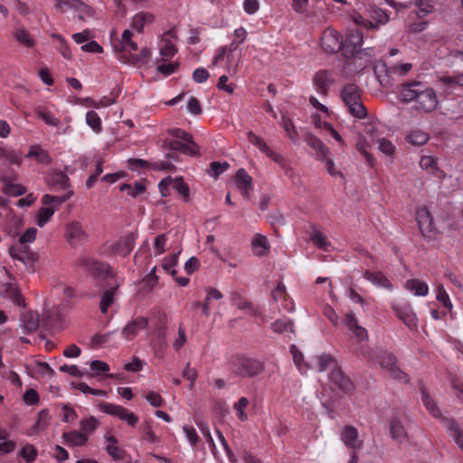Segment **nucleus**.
<instances>
[{
  "label": "nucleus",
  "mask_w": 463,
  "mask_h": 463,
  "mask_svg": "<svg viewBox=\"0 0 463 463\" xmlns=\"http://www.w3.org/2000/svg\"><path fill=\"white\" fill-rule=\"evenodd\" d=\"M27 158H34L38 163L49 165L52 163V157L47 150L42 148L39 145L31 146L29 152L25 155Z\"/></svg>",
  "instance_id": "34"
},
{
  "label": "nucleus",
  "mask_w": 463,
  "mask_h": 463,
  "mask_svg": "<svg viewBox=\"0 0 463 463\" xmlns=\"http://www.w3.org/2000/svg\"><path fill=\"white\" fill-rule=\"evenodd\" d=\"M148 325V319L144 317H137L129 321L122 329L121 335L127 340H132L139 331Z\"/></svg>",
  "instance_id": "23"
},
{
  "label": "nucleus",
  "mask_w": 463,
  "mask_h": 463,
  "mask_svg": "<svg viewBox=\"0 0 463 463\" xmlns=\"http://www.w3.org/2000/svg\"><path fill=\"white\" fill-rule=\"evenodd\" d=\"M421 392V401L425 406V408L429 411V412L435 418H440L441 423L444 428L449 432V436L454 439L456 444L463 451V431L458 428V423L454 419L450 418H442L441 411L439 408L437 406L434 400L430 396L427 391L422 388L420 390Z\"/></svg>",
  "instance_id": "2"
},
{
  "label": "nucleus",
  "mask_w": 463,
  "mask_h": 463,
  "mask_svg": "<svg viewBox=\"0 0 463 463\" xmlns=\"http://www.w3.org/2000/svg\"><path fill=\"white\" fill-rule=\"evenodd\" d=\"M251 246L254 254L258 257L268 255L269 251V243L266 236L257 233L251 240Z\"/></svg>",
  "instance_id": "31"
},
{
  "label": "nucleus",
  "mask_w": 463,
  "mask_h": 463,
  "mask_svg": "<svg viewBox=\"0 0 463 463\" xmlns=\"http://www.w3.org/2000/svg\"><path fill=\"white\" fill-rule=\"evenodd\" d=\"M49 183L59 189L66 190L70 187V179L62 171L55 172L50 176Z\"/></svg>",
  "instance_id": "43"
},
{
  "label": "nucleus",
  "mask_w": 463,
  "mask_h": 463,
  "mask_svg": "<svg viewBox=\"0 0 463 463\" xmlns=\"http://www.w3.org/2000/svg\"><path fill=\"white\" fill-rule=\"evenodd\" d=\"M38 455L37 449L32 444H26L20 451V456L27 462L32 463Z\"/></svg>",
  "instance_id": "56"
},
{
  "label": "nucleus",
  "mask_w": 463,
  "mask_h": 463,
  "mask_svg": "<svg viewBox=\"0 0 463 463\" xmlns=\"http://www.w3.org/2000/svg\"><path fill=\"white\" fill-rule=\"evenodd\" d=\"M379 364L381 367L387 372L391 379L402 384L410 383V376L399 367L397 359L392 354L383 352L380 356Z\"/></svg>",
  "instance_id": "6"
},
{
  "label": "nucleus",
  "mask_w": 463,
  "mask_h": 463,
  "mask_svg": "<svg viewBox=\"0 0 463 463\" xmlns=\"http://www.w3.org/2000/svg\"><path fill=\"white\" fill-rule=\"evenodd\" d=\"M72 194V191H70L62 196L44 194L41 200L43 207L40 208L36 215L37 225L43 227L51 220L55 211H57L63 203L69 200Z\"/></svg>",
  "instance_id": "4"
},
{
  "label": "nucleus",
  "mask_w": 463,
  "mask_h": 463,
  "mask_svg": "<svg viewBox=\"0 0 463 463\" xmlns=\"http://www.w3.org/2000/svg\"><path fill=\"white\" fill-rule=\"evenodd\" d=\"M107 453L115 460H121L124 458V450L118 445L108 444L105 448Z\"/></svg>",
  "instance_id": "63"
},
{
  "label": "nucleus",
  "mask_w": 463,
  "mask_h": 463,
  "mask_svg": "<svg viewBox=\"0 0 463 463\" xmlns=\"http://www.w3.org/2000/svg\"><path fill=\"white\" fill-rule=\"evenodd\" d=\"M329 382L345 393H350L354 389L351 379L344 373L339 365L328 374Z\"/></svg>",
  "instance_id": "17"
},
{
  "label": "nucleus",
  "mask_w": 463,
  "mask_h": 463,
  "mask_svg": "<svg viewBox=\"0 0 463 463\" xmlns=\"http://www.w3.org/2000/svg\"><path fill=\"white\" fill-rule=\"evenodd\" d=\"M249 405V400L246 397H241L237 402L233 404V409L236 411V415L241 421H246L248 415L245 412L246 408Z\"/></svg>",
  "instance_id": "51"
},
{
  "label": "nucleus",
  "mask_w": 463,
  "mask_h": 463,
  "mask_svg": "<svg viewBox=\"0 0 463 463\" xmlns=\"http://www.w3.org/2000/svg\"><path fill=\"white\" fill-rule=\"evenodd\" d=\"M271 296L275 301H283V307L288 311L293 310V303L288 299L286 287L279 284L271 292Z\"/></svg>",
  "instance_id": "40"
},
{
  "label": "nucleus",
  "mask_w": 463,
  "mask_h": 463,
  "mask_svg": "<svg viewBox=\"0 0 463 463\" xmlns=\"http://www.w3.org/2000/svg\"><path fill=\"white\" fill-rule=\"evenodd\" d=\"M334 82L335 79L332 73L326 70L318 71L313 78L315 89L322 96H327L329 89Z\"/></svg>",
  "instance_id": "21"
},
{
  "label": "nucleus",
  "mask_w": 463,
  "mask_h": 463,
  "mask_svg": "<svg viewBox=\"0 0 463 463\" xmlns=\"http://www.w3.org/2000/svg\"><path fill=\"white\" fill-rule=\"evenodd\" d=\"M3 293L5 298H10L16 306L25 307V300L15 284H5Z\"/></svg>",
  "instance_id": "32"
},
{
  "label": "nucleus",
  "mask_w": 463,
  "mask_h": 463,
  "mask_svg": "<svg viewBox=\"0 0 463 463\" xmlns=\"http://www.w3.org/2000/svg\"><path fill=\"white\" fill-rule=\"evenodd\" d=\"M309 239L312 243L320 250L327 251L331 248V242L328 241L327 237L324 235L319 229L314 226L312 227Z\"/></svg>",
  "instance_id": "36"
},
{
  "label": "nucleus",
  "mask_w": 463,
  "mask_h": 463,
  "mask_svg": "<svg viewBox=\"0 0 463 463\" xmlns=\"http://www.w3.org/2000/svg\"><path fill=\"white\" fill-rule=\"evenodd\" d=\"M99 425V421L94 416H90L89 418L83 419L80 422V430L83 433H92Z\"/></svg>",
  "instance_id": "54"
},
{
  "label": "nucleus",
  "mask_w": 463,
  "mask_h": 463,
  "mask_svg": "<svg viewBox=\"0 0 463 463\" xmlns=\"http://www.w3.org/2000/svg\"><path fill=\"white\" fill-rule=\"evenodd\" d=\"M235 184L241 195L248 199L252 190V178L245 169L240 168L235 175Z\"/></svg>",
  "instance_id": "26"
},
{
  "label": "nucleus",
  "mask_w": 463,
  "mask_h": 463,
  "mask_svg": "<svg viewBox=\"0 0 463 463\" xmlns=\"http://www.w3.org/2000/svg\"><path fill=\"white\" fill-rule=\"evenodd\" d=\"M341 99L347 111L354 118H364L367 115L366 108L361 101V90L354 83L344 86L341 91Z\"/></svg>",
  "instance_id": "3"
},
{
  "label": "nucleus",
  "mask_w": 463,
  "mask_h": 463,
  "mask_svg": "<svg viewBox=\"0 0 463 463\" xmlns=\"http://www.w3.org/2000/svg\"><path fill=\"white\" fill-rule=\"evenodd\" d=\"M64 237L69 244L74 245L86 240L87 232L80 222L71 221L65 225Z\"/></svg>",
  "instance_id": "16"
},
{
  "label": "nucleus",
  "mask_w": 463,
  "mask_h": 463,
  "mask_svg": "<svg viewBox=\"0 0 463 463\" xmlns=\"http://www.w3.org/2000/svg\"><path fill=\"white\" fill-rule=\"evenodd\" d=\"M99 408L104 413L117 417L126 421L131 427H135L138 422V417L123 406L101 402L99 404Z\"/></svg>",
  "instance_id": "9"
},
{
  "label": "nucleus",
  "mask_w": 463,
  "mask_h": 463,
  "mask_svg": "<svg viewBox=\"0 0 463 463\" xmlns=\"http://www.w3.org/2000/svg\"><path fill=\"white\" fill-rule=\"evenodd\" d=\"M178 262V254H173L165 259L163 269L169 273L173 278L176 276L177 271L175 269V267Z\"/></svg>",
  "instance_id": "57"
},
{
  "label": "nucleus",
  "mask_w": 463,
  "mask_h": 463,
  "mask_svg": "<svg viewBox=\"0 0 463 463\" xmlns=\"http://www.w3.org/2000/svg\"><path fill=\"white\" fill-rule=\"evenodd\" d=\"M416 102L419 109L430 112L437 107L438 99L435 91L431 88L423 85L418 94Z\"/></svg>",
  "instance_id": "19"
},
{
  "label": "nucleus",
  "mask_w": 463,
  "mask_h": 463,
  "mask_svg": "<svg viewBox=\"0 0 463 463\" xmlns=\"http://www.w3.org/2000/svg\"><path fill=\"white\" fill-rule=\"evenodd\" d=\"M14 37L17 42L26 47H33L34 41L24 28H19L14 32Z\"/></svg>",
  "instance_id": "49"
},
{
  "label": "nucleus",
  "mask_w": 463,
  "mask_h": 463,
  "mask_svg": "<svg viewBox=\"0 0 463 463\" xmlns=\"http://www.w3.org/2000/svg\"><path fill=\"white\" fill-rule=\"evenodd\" d=\"M20 323L26 333H33L40 326L39 315L33 311L24 312L20 317Z\"/></svg>",
  "instance_id": "30"
},
{
  "label": "nucleus",
  "mask_w": 463,
  "mask_h": 463,
  "mask_svg": "<svg viewBox=\"0 0 463 463\" xmlns=\"http://www.w3.org/2000/svg\"><path fill=\"white\" fill-rule=\"evenodd\" d=\"M316 367L319 372H325L326 370H334L338 364L337 361L327 354H322L314 358Z\"/></svg>",
  "instance_id": "35"
},
{
  "label": "nucleus",
  "mask_w": 463,
  "mask_h": 463,
  "mask_svg": "<svg viewBox=\"0 0 463 463\" xmlns=\"http://www.w3.org/2000/svg\"><path fill=\"white\" fill-rule=\"evenodd\" d=\"M1 181L3 183V191L7 195L19 196L24 194L27 191L24 185L14 183L10 177L3 176Z\"/></svg>",
  "instance_id": "33"
},
{
  "label": "nucleus",
  "mask_w": 463,
  "mask_h": 463,
  "mask_svg": "<svg viewBox=\"0 0 463 463\" xmlns=\"http://www.w3.org/2000/svg\"><path fill=\"white\" fill-rule=\"evenodd\" d=\"M119 89H113L109 96H103L99 100V105L101 108L109 107L112 104H115L117 102V99L120 94Z\"/></svg>",
  "instance_id": "60"
},
{
  "label": "nucleus",
  "mask_w": 463,
  "mask_h": 463,
  "mask_svg": "<svg viewBox=\"0 0 463 463\" xmlns=\"http://www.w3.org/2000/svg\"><path fill=\"white\" fill-rule=\"evenodd\" d=\"M120 191L127 192L132 197H137L146 192V186L139 182H136L134 186L129 184H123L120 186Z\"/></svg>",
  "instance_id": "52"
},
{
  "label": "nucleus",
  "mask_w": 463,
  "mask_h": 463,
  "mask_svg": "<svg viewBox=\"0 0 463 463\" xmlns=\"http://www.w3.org/2000/svg\"><path fill=\"white\" fill-rule=\"evenodd\" d=\"M264 364L257 359L239 356L232 364L233 373L240 377L252 378L264 371Z\"/></svg>",
  "instance_id": "5"
},
{
  "label": "nucleus",
  "mask_w": 463,
  "mask_h": 463,
  "mask_svg": "<svg viewBox=\"0 0 463 463\" xmlns=\"http://www.w3.org/2000/svg\"><path fill=\"white\" fill-rule=\"evenodd\" d=\"M9 253L14 260H17L24 265H32L36 260L35 254L24 243L17 242L13 245L9 249Z\"/></svg>",
  "instance_id": "20"
},
{
  "label": "nucleus",
  "mask_w": 463,
  "mask_h": 463,
  "mask_svg": "<svg viewBox=\"0 0 463 463\" xmlns=\"http://www.w3.org/2000/svg\"><path fill=\"white\" fill-rule=\"evenodd\" d=\"M167 133L174 137V139L165 138L163 141V148L173 151L166 155L168 159L177 161V155L174 153L175 151L190 156L199 155V146L194 143L191 134L182 128H170Z\"/></svg>",
  "instance_id": "1"
},
{
  "label": "nucleus",
  "mask_w": 463,
  "mask_h": 463,
  "mask_svg": "<svg viewBox=\"0 0 463 463\" xmlns=\"http://www.w3.org/2000/svg\"><path fill=\"white\" fill-rule=\"evenodd\" d=\"M415 5L417 8L416 15L419 18L426 16L427 14H430L434 9L431 0H416Z\"/></svg>",
  "instance_id": "48"
},
{
  "label": "nucleus",
  "mask_w": 463,
  "mask_h": 463,
  "mask_svg": "<svg viewBox=\"0 0 463 463\" xmlns=\"http://www.w3.org/2000/svg\"><path fill=\"white\" fill-rule=\"evenodd\" d=\"M343 38L334 28H326L321 36V46L328 53L342 52Z\"/></svg>",
  "instance_id": "13"
},
{
  "label": "nucleus",
  "mask_w": 463,
  "mask_h": 463,
  "mask_svg": "<svg viewBox=\"0 0 463 463\" xmlns=\"http://www.w3.org/2000/svg\"><path fill=\"white\" fill-rule=\"evenodd\" d=\"M135 243L136 235L134 233H129L122 237L112 246V251L117 255L126 257L133 250Z\"/></svg>",
  "instance_id": "27"
},
{
  "label": "nucleus",
  "mask_w": 463,
  "mask_h": 463,
  "mask_svg": "<svg viewBox=\"0 0 463 463\" xmlns=\"http://www.w3.org/2000/svg\"><path fill=\"white\" fill-rule=\"evenodd\" d=\"M419 229L424 237H431L433 232V220L426 207L420 208L416 213Z\"/></svg>",
  "instance_id": "24"
},
{
  "label": "nucleus",
  "mask_w": 463,
  "mask_h": 463,
  "mask_svg": "<svg viewBox=\"0 0 463 463\" xmlns=\"http://www.w3.org/2000/svg\"><path fill=\"white\" fill-rule=\"evenodd\" d=\"M248 140L274 162L279 164L283 162V156L274 152L261 137L255 135L252 131L248 132Z\"/></svg>",
  "instance_id": "22"
},
{
  "label": "nucleus",
  "mask_w": 463,
  "mask_h": 463,
  "mask_svg": "<svg viewBox=\"0 0 463 463\" xmlns=\"http://www.w3.org/2000/svg\"><path fill=\"white\" fill-rule=\"evenodd\" d=\"M375 126L373 123H370L365 126L364 134L360 135L356 143V148L360 154L364 157L369 166H373V155L371 152L372 145L375 143Z\"/></svg>",
  "instance_id": "8"
},
{
  "label": "nucleus",
  "mask_w": 463,
  "mask_h": 463,
  "mask_svg": "<svg viewBox=\"0 0 463 463\" xmlns=\"http://www.w3.org/2000/svg\"><path fill=\"white\" fill-rule=\"evenodd\" d=\"M341 439L345 447L351 450L350 455L354 454L357 456V452L362 449L364 441L359 438V433L356 428L351 425H346L342 430Z\"/></svg>",
  "instance_id": "12"
},
{
  "label": "nucleus",
  "mask_w": 463,
  "mask_h": 463,
  "mask_svg": "<svg viewBox=\"0 0 463 463\" xmlns=\"http://www.w3.org/2000/svg\"><path fill=\"white\" fill-rule=\"evenodd\" d=\"M305 141L308 144V146L315 151L316 158L317 160L326 159L327 156L330 154L329 148L316 136L312 134H307L305 137Z\"/></svg>",
  "instance_id": "29"
},
{
  "label": "nucleus",
  "mask_w": 463,
  "mask_h": 463,
  "mask_svg": "<svg viewBox=\"0 0 463 463\" xmlns=\"http://www.w3.org/2000/svg\"><path fill=\"white\" fill-rule=\"evenodd\" d=\"M280 126L284 128L285 132L287 133L288 138L296 143L298 141V134L296 130V128L294 126V123L293 121L288 118V117L286 116H282L281 118V121H280Z\"/></svg>",
  "instance_id": "47"
},
{
  "label": "nucleus",
  "mask_w": 463,
  "mask_h": 463,
  "mask_svg": "<svg viewBox=\"0 0 463 463\" xmlns=\"http://www.w3.org/2000/svg\"><path fill=\"white\" fill-rule=\"evenodd\" d=\"M422 86L423 84L418 80L402 83L398 87L397 96L403 102H411L416 100Z\"/></svg>",
  "instance_id": "18"
},
{
  "label": "nucleus",
  "mask_w": 463,
  "mask_h": 463,
  "mask_svg": "<svg viewBox=\"0 0 463 463\" xmlns=\"http://www.w3.org/2000/svg\"><path fill=\"white\" fill-rule=\"evenodd\" d=\"M363 33L358 30H350L345 40L342 43V55L347 61L361 52Z\"/></svg>",
  "instance_id": "10"
},
{
  "label": "nucleus",
  "mask_w": 463,
  "mask_h": 463,
  "mask_svg": "<svg viewBox=\"0 0 463 463\" xmlns=\"http://www.w3.org/2000/svg\"><path fill=\"white\" fill-rule=\"evenodd\" d=\"M392 310L397 317L404 323L409 329L414 330L418 327V317L411 305L404 303L401 305H392Z\"/></svg>",
  "instance_id": "15"
},
{
  "label": "nucleus",
  "mask_w": 463,
  "mask_h": 463,
  "mask_svg": "<svg viewBox=\"0 0 463 463\" xmlns=\"http://www.w3.org/2000/svg\"><path fill=\"white\" fill-rule=\"evenodd\" d=\"M390 433L392 439L399 443H403L408 440V434L404 427L398 420L394 419L390 422Z\"/></svg>",
  "instance_id": "38"
},
{
  "label": "nucleus",
  "mask_w": 463,
  "mask_h": 463,
  "mask_svg": "<svg viewBox=\"0 0 463 463\" xmlns=\"http://www.w3.org/2000/svg\"><path fill=\"white\" fill-rule=\"evenodd\" d=\"M436 298L443 305L444 307L448 308L449 310L452 309L453 306L450 298L442 285H439L437 288Z\"/></svg>",
  "instance_id": "59"
},
{
  "label": "nucleus",
  "mask_w": 463,
  "mask_h": 463,
  "mask_svg": "<svg viewBox=\"0 0 463 463\" xmlns=\"http://www.w3.org/2000/svg\"><path fill=\"white\" fill-rule=\"evenodd\" d=\"M43 327L50 332H56L63 326V317L59 307H52L44 310L42 318Z\"/></svg>",
  "instance_id": "14"
},
{
  "label": "nucleus",
  "mask_w": 463,
  "mask_h": 463,
  "mask_svg": "<svg viewBox=\"0 0 463 463\" xmlns=\"http://www.w3.org/2000/svg\"><path fill=\"white\" fill-rule=\"evenodd\" d=\"M231 302L238 309L246 310L255 317H258L261 315L258 308H256L251 302L245 298L244 293L242 291H232L231 293Z\"/></svg>",
  "instance_id": "25"
},
{
  "label": "nucleus",
  "mask_w": 463,
  "mask_h": 463,
  "mask_svg": "<svg viewBox=\"0 0 463 463\" xmlns=\"http://www.w3.org/2000/svg\"><path fill=\"white\" fill-rule=\"evenodd\" d=\"M379 364L381 367L387 372L391 379L402 384L410 383V376L399 367L397 359L392 354L383 352L380 356Z\"/></svg>",
  "instance_id": "7"
},
{
  "label": "nucleus",
  "mask_w": 463,
  "mask_h": 463,
  "mask_svg": "<svg viewBox=\"0 0 463 463\" xmlns=\"http://www.w3.org/2000/svg\"><path fill=\"white\" fill-rule=\"evenodd\" d=\"M270 327L278 334L294 333V323L288 317L277 319L271 324Z\"/></svg>",
  "instance_id": "41"
},
{
  "label": "nucleus",
  "mask_w": 463,
  "mask_h": 463,
  "mask_svg": "<svg viewBox=\"0 0 463 463\" xmlns=\"http://www.w3.org/2000/svg\"><path fill=\"white\" fill-rule=\"evenodd\" d=\"M229 168V164L227 162H212L209 165V175L217 178L220 175L225 172Z\"/></svg>",
  "instance_id": "58"
},
{
  "label": "nucleus",
  "mask_w": 463,
  "mask_h": 463,
  "mask_svg": "<svg viewBox=\"0 0 463 463\" xmlns=\"http://www.w3.org/2000/svg\"><path fill=\"white\" fill-rule=\"evenodd\" d=\"M62 437L65 440V443L72 447L84 446L88 441V436L85 433L78 430L64 432Z\"/></svg>",
  "instance_id": "37"
},
{
  "label": "nucleus",
  "mask_w": 463,
  "mask_h": 463,
  "mask_svg": "<svg viewBox=\"0 0 463 463\" xmlns=\"http://www.w3.org/2000/svg\"><path fill=\"white\" fill-rule=\"evenodd\" d=\"M154 21V15L148 12H139L132 19V27L138 33H143L144 26Z\"/></svg>",
  "instance_id": "39"
},
{
  "label": "nucleus",
  "mask_w": 463,
  "mask_h": 463,
  "mask_svg": "<svg viewBox=\"0 0 463 463\" xmlns=\"http://www.w3.org/2000/svg\"><path fill=\"white\" fill-rule=\"evenodd\" d=\"M176 52L177 50L175 44L169 39H162L160 43V54L163 57L170 59L176 53Z\"/></svg>",
  "instance_id": "53"
},
{
  "label": "nucleus",
  "mask_w": 463,
  "mask_h": 463,
  "mask_svg": "<svg viewBox=\"0 0 463 463\" xmlns=\"http://www.w3.org/2000/svg\"><path fill=\"white\" fill-rule=\"evenodd\" d=\"M146 399L152 406L156 408L162 407L165 403L162 396L158 392L154 391L149 392L146 395Z\"/></svg>",
  "instance_id": "64"
},
{
  "label": "nucleus",
  "mask_w": 463,
  "mask_h": 463,
  "mask_svg": "<svg viewBox=\"0 0 463 463\" xmlns=\"http://www.w3.org/2000/svg\"><path fill=\"white\" fill-rule=\"evenodd\" d=\"M343 323L352 334L360 326L357 317L352 312L345 315Z\"/></svg>",
  "instance_id": "61"
},
{
  "label": "nucleus",
  "mask_w": 463,
  "mask_h": 463,
  "mask_svg": "<svg viewBox=\"0 0 463 463\" xmlns=\"http://www.w3.org/2000/svg\"><path fill=\"white\" fill-rule=\"evenodd\" d=\"M406 139L412 145L421 146L428 141L429 135L421 130H414L406 137Z\"/></svg>",
  "instance_id": "50"
},
{
  "label": "nucleus",
  "mask_w": 463,
  "mask_h": 463,
  "mask_svg": "<svg viewBox=\"0 0 463 463\" xmlns=\"http://www.w3.org/2000/svg\"><path fill=\"white\" fill-rule=\"evenodd\" d=\"M133 33L129 29H126L122 35H121V41L119 44L122 45L123 50H127V48H129L131 51H137L138 47L137 44L132 41Z\"/></svg>",
  "instance_id": "55"
},
{
  "label": "nucleus",
  "mask_w": 463,
  "mask_h": 463,
  "mask_svg": "<svg viewBox=\"0 0 463 463\" xmlns=\"http://www.w3.org/2000/svg\"><path fill=\"white\" fill-rule=\"evenodd\" d=\"M86 123L95 132L100 133L102 130V122L100 117L94 110L86 113Z\"/></svg>",
  "instance_id": "46"
},
{
  "label": "nucleus",
  "mask_w": 463,
  "mask_h": 463,
  "mask_svg": "<svg viewBox=\"0 0 463 463\" xmlns=\"http://www.w3.org/2000/svg\"><path fill=\"white\" fill-rule=\"evenodd\" d=\"M119 285L120 283L117 279H114L113 282L109 281L107 283V289L104 290L101 296L99 305L100 311L103 314L107 313L109 307L114 303V297Z\"/></svg>",
  "instance_id": "28"
},
{
  "label": "nucleus",
  "mask_w": 463,
  "mask_h": 463,
  "mask_svg": "<svg viewBox=\"0 0 463 463\" xmlns=\"http://www.w3.org/2000/svg\"><path fill=\"white\" fill-rule=\"evenodd\" d=\"M405 287L408 290L412 292L415 296L424 297L429 292L428 285L418 279H409L406 281Z\"/></svg>",
  "instance_id": "42"
},
{
  "label": "nucleus",
  "mask_w": 463,
  "mask_h": 463,
  "mask_svg": "<svg viewBox=\"0 0 463 463\" xmlns=\"http://www.w3.org/2000/svg\"><path fill=\"white\" fill-rule=\"evenodd\" d=\"M157 282H158V277L156 274V267H154L153 269L144 279V280H143L144 287L148 291H151L156 287Z\"/></svg>",
  "instance_id": "62"
},
{
  "label": "nucleus",
  "mask_w": 463,
  "mask_h": 463,
  "mask_svg": "<svg viewBox=\"0 0 463 463\" xmlns=\"http://www.w3.org/2000/svg\"><path fill=\"white\" fill-rule=\"evenodd\" d=\"M78 266L84 269L91 276L96 278H105L109 276V266L104 262H100L96 259L90 257H81L78 260Z\"/></svg>",
  "instance_id": "11"
},
{
  "label": "nucleus",
  "mask_w": 463,
  "mask_h": 463,
  "mask_svg": "<svg viewBox=\"0 0 463 463\" xmlns=\"http://www.w3.org/2000/svg\"><path fill=\"white\" fill-rule=\"evenodd\" d=\"M172 188L183 196L184 201L187 202L190 195V188L188 184L184 183V178L182 176H178L172 178Z\"/></svg>",
  "instance_id": "45"
},
{
  "label": "nucleus",
  "mask_w": 463,
  "mask_h": 463,
  "mask_svg": "<svg viewBox=\"0 0 463 463\" xmlns=\"http://www.w3.org/2000/svg\"><path fill=\"white\" fill-rule=\"evenodd\" d=\"M35 113L41 119L45 122V124L49 126L58 127L61 124L60 119L44 107H36Z\"/></svg>",
  "instance_id": "44"
}]
</instances>
